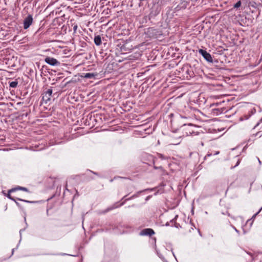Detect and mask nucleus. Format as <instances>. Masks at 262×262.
I'll return each instance as SVG.
<instances>
[{
  "instance_id": "14",
  "label": "nucleus",
  "mask_w": 262,
  "mask_h": 262,
  "mask_svg": "<svg viewBox=\"0 0 262 262\" xmlns=\"http://www.w3.org/2000/svg\"><path fill=\"white\" fill-rule=\"evenodd\" d=\"M7 33L6 31L3 29H1L0 30V39H3L6 35Z\"/></svg>"
},
{
  "instance_id": "30",
  "label": "nucleus",
  "mask_w": 262,
  "mask_h": 262,
  "mask_svg": "<svg viewBox=\"0 0 262 262\" xmlns=\"http://www.w3.org/2000/svg\"><path fill=\"white\" fill-rule=\"evenodd\" d=\"M150 198V196H147V198H146V200H148L149 198Z\"/></svg>"
},
{
  "instance_id": "36",
  "label": "nucleus",
  "mask_w": 262,
  "mask_h": 262,
  "mask_svg": "<svg viewBox=\"0 0 262 262\" xmlns=\"http://www.w3.org/2000/svg\"><path fill=\"white\" fill-rule=\"evenodd\" d=\"M125 197L126 196H124L123 198H122V200H123Z\"/></svg>"
},
{
  "instance_id": "18",
  "label": "nucleus",
  "mask_w": 262,
  "mask_h": 262,
  "mask_svg": "<svg viewBox=\"0 0 262 262\" xmlns=\"http://www.w3.org/2000/svg\"><path fill=\"white\" fill-rule=\"evenodd\" d=\"M149 190V189H145V190H142V191H139L136 194H135L133 195L132 196V198H137V197L138 196L139 194L140 193H141L142 192H143V191H146V190Z\"/></svg>"
},
{
  "instance_id": "19",
  "label": "nucleus",
  "mask_w": 262,
  "mask_h": 262,
  "mask_svg": "<svg viewBox=\"0 0 262 262\" xmlns=\"http://www.w3.org/2000/svg\"><path fill=\"white\" fill-rule=\"evenodd\" d=\"M241 1H238L234 5V8H238L241 6Z\"/></svg>"
},
{
  "instance_id": "8",
  "label": "nucleus",
  "mask_w": 262,
  "mask_h": 262,
  "mask_svg": "<svg viewBox=\"0 0 262 262\" xmlns=\"http://www.w3.org/2000/svg\"><path fill=\"white\" fill-rule=\"evenodd\" d=\"M155 234L154 231L151 228H146L142 230L140 232V235L141 236L149 235L151 236Z\"/></svg>"
},
{
  "instance_id": "37",
  "label": "nucleus",
  "mask_w": 262,
  "mask_h": 262,
  "mask_svg": "<svg viewBox=\"0 0 262 262\" xmlns=\"http://www.w3.org/2000/svg\"><path fill=\"white\" fill-rule=\"evenodd\" d=\"M3 99V97L1 98L0 100H2Z\"/></svg>"
},
{
  "instance_id": "33",
  "label": "nucleus",
  "mask_w": 262,
  "mask_h": 262,
  "mask_svg": "<svg viewBox=\"0 0 262 262\" xmlns=\"http://www.w3.org/2000/svg\"><path fill=\"white\" fill-rule=\"evenodd\" d=\"M16 203V205L18 206H20V204H19V203H18L17 202H15Z\"/></svg>"
},
{
  "instance_id": "23",
  "label": "nucleus",
  "mask_w": 262,
  "mask_h": 262,
  "mask_svg": "<svg viewBox=\"0 0 262 262\" xmlns=\"http://www.w3.org/2000/svg\"><path fill=\"white\" fill-rule=\"evenodd\" d=\"M10 193H11V192H9V191H8V193L7 194V196L9 199H10V200H13V201H15V200H14V198H13L11 196V195H10Z\"/></svg>"
},
{
  "instance_id": "15",
  "label": "nucleus",
  "mask_w": 262,
  "mask_h": 262,
  "mask_svg": "<svg viewBox=\"0 0 262 262\" xmlns=\"http://www.w3.org/2000/svg\"><path fill=\"white\" fill-rule=\"evenodd\" d=\"M251 117L250 115L248 113V114H246L244 115L243 116L239 118V120L241 121H242L243 120H246L248 119Z\"/></svg>"
},
{
  "instance_id": "31",
  "label": "nucleus",
  "mask_w": 262,
  "mask_h": 262,
  "mask_svg": "<svg viewBox=\"0 0 262 262\" xmlns=\"http://www.w3.org/2000/svg\"><path fill=\"white\" fill-rule=\"evenodd\" d=\"M166 226H169V223L168 222H167L166 225H165Z\"/></svg>"
},
{
  "instance_id": "26",
  "label": "nucleus",
  "mask_w": 262,
  "mask_h": 262,
  "mask_svg": "<svg viewBox=\"0 0 262 262\" xmlns=\"http://www.w3.org/2000/svg\"><path fill=\"white\" fill-rule=\"evenodd\" d=\"M89 171L90 172H91L93 173V174H94L96 175V176H99V174H98V173L96 172H94V171H91V170H89Z\"/></svg>"
},
{
  "instance_id": "13",
  "label": "nucleus",
  "mask_w": 262,
  "mask_h": 262,
  "mask_svg": "<svg viewBox=\"0 0 262 262\" xmlns=\"http://www.w3.org/2000/svg\"><path fill=\"white\" fill-rule=\"evenodd\" d=\"M18 85V81L17 80H15V81L10 82L9 83V86L10 88H15L17 87Z\"/></svg>"
},
{
  "instance_id": "22",
  "label": "nucleus",
  "mask_w": 262,
  "mask_h": 262,
  "mask_svg": "<svg viewBox=\"0 0 262 262\" xmlns=\"http://www.w3.org/2000/svg\"><path fill=\"white\" fill-rule=\"evenodd\" d=\"M256 112V110L254 108H253L250 111L248 112V113L251 116L253 114H254Z\"/></svg>"
},
{
  "instance_id": "10",
  "label": "nucleus",
  "mask_w": 262,
  "mask_h": 262,
  "mask_svg": "<svg viewBox=\"0 0 262 262\" xmlns=\"http://www.w3.org/2000/svg\"><path fill=\"white\" fill-rule=\"evenodd\" d=\"M23 190V191H27V192L28 191V189L27 188L24 187H21V186H18L17 187L14 188H12V189L9 190V192H14V191H15L16 190Z\"/></svg>"
},
{
  "instance_id": "27",
  "label": "nucleus",
  "mask_w": 262,
  "mask_h": 262,
  "mask_svg": "<svg viewBox=\"0 0 262 262\" xmlns=\"http://www.w3.org/2000/svg\"><path fill=\"white\" fill-rule=\"evenodd\" d=\"M240 163L239 160H238L236 164V165L234 166V167H235L236 166H238Z\"/></svg>"
},
{
  "instance_id": "38",
  "label": "nucleus",
  "mask_w": 262,
  "mask_h": 262,
  "mask_svg": "<svg viewBox=\"0 0 262 262\" xmlns=\"http://www.w3.org/2000/svg\"><path fill=\"white\" fill-rule=\"evenodd\" d=\"M134 206H135V205H132V207H134Z\"/></svg>"
},
{
  "instance_id": "24",
  "label": "nucleus",
  "mask_w": 262,
  "mask_h": 262,
  "mask_svg": "<svg viewBox=\"0 0 262 262\" xmlns=\"http://www.w3.org/2000/svg\"><path fill=\"white\" fill-rule=\"evenodd\" d=\"M262 122V118L260 119V120H259V121L256 124V125L254 126V128H255L256 127H257V126L259 125V124Z\"/></svg>"
},
{
  "instance_id": "28",
  "label": "nucleus",
  "mask_w": 262,
  "mask_h": 262,
  "mask_svg": "<svg viewBox=\"0 0 262 262\" xmlns=\"http://www.w3.org/2000/svg\"><path fill=\"white\" fill-rule=\"evenodd\" d=\"M159 157H160V158L162 159H164V157H163V155H162V154H160V155H159Z\"/></svg>"
},
{
  "instance_id": "32",
  "label": "nucleus",
  "mask_w": 262,
  "mask_h": 262,
  "mask_svg": "<svg viewBox=\"0 0 262 262\" xmlns=\"http://www.w3.org/2000/svg\"><path fill=\"white\" fill-rule=\"evenodd\" d=\"M23 230H24L23 229H21V230H20V231H19V233H20V234H21V232H22Z\"/></svg>"
},
{
  "instance_id": "4",
  "label": "nucleus",
  "mask_w": 262,
  "mask_h": 262,
  "mask_svg": "<svg viewBox=\"0 0 262 262\" xmlns=\"http://www.w3.org/2000/svg\"><path fill=\"white\" fill-rule=\"evenodd\" d=\"M33 17L31 14L28 15L24 20V29H27L30 27L33 23Z\"/></svg>"
},
{
  "instance_id": "25",
  "label": "nucleus",
  "mask_w": 262,
  "mask_h": 262,
  "mask_svg": "<svg viewBox=\"0 0 262 262\" xmlns=\"http://www.w3.org/2000/svg\"><path fill=\"white\" fill-rule=\"evenodd\" d=\"M77 25H75V26L73 27L74 32H76V31H77Z\"/></svg>"
},
{
  "instance_id": "3",
  "label": "nucleus",
  "mask_w": 262,
  "mask_h": 262,
  "mask_svg": "<svg viewBox=\"0 0 262 262\" xmlns=\"http://www.w3.org/2000/svg\"><path fill=\"white\" fill-rule=\"evenodd\" d=\"M52 92V88H50L43 93L42 99L46 103H47L51 100Z\"/></svg>"
},
{
  "instance_id": "2",
  "label": "nucleus",
  "mask_w": 262,
  "mask_h": 262,
  "mask_svg": "<svg viewBox=\"0 0 262 262\" xmlns=\"http://www.w3.org/2000/svg\"><path fill=\"white\" fill-rule=\"evenodd\" d=\"M147 34L150 38H157L161 35V32L158 30L154 28H149L148 29Z\"/></svg>"
},
{
  "instance_id": "16",
  "label": "nucleus",
  "mask_w": 262,
  "mask_h": 262,
  "mask_svg": "<svg viewBox=\"0 0 262 262\" xmlns=\"http://www.w3.org/2000/svg\"><path fill=\"white\" fill-rule=\"evenodd\" d=\"M219 154H220L219 151H215L213 153H212V152L210 153L209 152H208V154L204 157V159H206L207 157H209L211 156L212 155H219Z\"/></svg>"
},
{
  "instance_id": "6",
  "label": "nucleus",
  "mask_w": 262,
  "mask_h": 262,
  "mask_svg": "<svg viewBox=\"0 0 262 262\" xmlns=\"http://www.w3.org/2000/svg\"><path fill=\"white\" fill-rule=\"evenodd\" d=\"M45 61L47 63L52 66H59L60 64L59 61L53 57H47L45 58Z\"/></svg>"
},
{
  "instance_id": "12",
  "label": "nucleus",
  "mask_w": 262,
  "mask_h": 262,
  "mask_svg": "<svg viewBox=\"0 0 262 262\" xmlns=\"http://www.w3.org/2000/svg\"><path fill=\"white\" fill-rule=\"evenodd\" d=\"M95 75H96L94 74V73H88L84 74L83 77H84L85 78L90 79V78H94Z\"/></svg>"
},
{
  "instance_id": "35",
  "label": "nucleus",
  "mask_w": 262,
  "mask_h": 262,
  "mask_svg": "<svg viewBox=\"0 0 262 262\" xmlns=\"http://www.w3.org/2000/svg\"><path fill=\"white\" fill-rule=\"evenodd\" d=\"M113 179H111V180H110V182H113Z\"/></svg>"
},
{
  "instance_id": "20",
  "label": "nucleus",
  "mask_w": 262,
  "mask_h": 262,
  "mask_svg": "<svg viewBox=\"0 0 262 262\" xmlns=\"http://www.w3.org/2000/svg\"><path fill=\"white\" fill-rule=\"evenodd\" d=\"M18 200H19L20 201H23V202H27V203H36V202L35 201H27V200H23V199H17Z\"/></svg>"
},
{
  "instance_id": "9",
  "label": "nucleus",
  "mask_w": 262,
  "mask_h": 262,
  "mask_svg": "<svg viewBox=\"0 0 262 262\" xmlns=\"http://www.w3.org/2000/svg\"><path fill=\"white\" fill-rule=\"evenodd\" d=\"M192 126H193V125L191 123H189L188 124H183L181 127L183 128V130H186L187 131L186 132V136H188L189 135H191L192 133H193L192 130H191L190 129H189L188 128L189 127H192Z\"/></svg>"
},
{
  "instance_id": "11",
  "label": "nucleus",
  "mask_w": 262,
  "mask_h": 262,
  "mask_svg": "<svg viewBox=\"0 0 262 262\" xmlns=\"http://www.w3.org/2000/svg\"><path fill=\"white\" fill-rule=\"evenodd\" d=\"M94 42L96 46H100L101 43V38L100 36L97 35L94 37Z\"/></svg>"
},
{
  "instance_id": "17",
  "label": "nucleus",
  "mask_w": 262,
  "mask_h": 262,
  "mask_svg": "<svg viewBox=\"0 0 262 262\" xmlns=\"http://www.w3.org/2000/svg\"><path fill=\"white\" fill-rule=\"evenodd\" d=\"M178 217V215H176V216L174 217V219H172L170 220V222L172 223H174V226L176 227V228H178V227L180 226V225L179 224H177L176 223V221L177 220V218Z\"/></svg>"
},
{
  "instance_id": "7",
  "label": "nucleus",
  "mask_w": 262,
  "mask_h": 262,
  "mask_svg": "<svg viewBox=\"0 0 262 262\" xmlns=\"http://www.w3.org/2000/svg\"><path fill=\"white\" fill-rule=\"evenodd\" d=\"M133 199H134V198H132V196H130L129 198L125 199L124 200V201L123 202H122L119 205H118V202H117L115 204H114L112 206L109 207L107 208H106V210L105 211H104L103 212L104 213H106V212H108V211H111V210H113L114 209L117 208H118V207L123 205L126 201H128V200H130Z\"/></svg>"
},
{
  "instance_id": "5",
  "label": "nucleus",
  "mask_w": 262,
  "mask_h": 262,
  "mask_svg": "<svg viewBox=\"0 0 262 262\" xmlns=\"http://www.w3.org/2000/svg\"><path fill=\"white\" fill-rule=\"evenodd\" d=\"M199 53L204 58V59L209 62H212L213 59L211 55L206 51L203 49H199Z\"/></svg>"
},
{
  "instance_id": "29",
  "label": "nucleus",
  "mask_w": 262,
  "mask_h": 262,
  "mask_svg": "<svg viewBox=\"0 0 262 262\" xmlns=\"http://www.w3.org/2000/svg\"><path fill=\"white\" fill-rule=\"evenodd\" d=\"M233 228H234V229L235 230V231L237 233H239V231H238V230L236 228H235V227H233Z\"/></svg>"
},
{
  "instance_id": "1",
  "label": "nucleus",
  "mask_w": 262,
  "mask_h": 262,
  "mask_svg": "<svg viewBox=\"0 0 262 262\" xmlns=\"http://www.w3.org/2000/svg\"><path fill=\"white\" fill-rule=\"evenodd\" d=\"M179 75L183 79L189 80L193 77L194 73L191 66L188 64L184 65L179 71Z\"/></svg>"
},
{
  "instance_id": "34",
  "label": "nucleus",
  "mask_w": 262,
  "mask_h": 262,
  "mask_svg": "<svg viewBox=\"0 0 262 262\" xmlns=\"http://www.w3.org/2000/svg\"><path fill=\"white\" fill-rule=\"evenodd\" d=\"M258 162H259V163H261V162H260V161L259 160V159H258Z\"/></svg>"
},
{
  "instance_id": "21",
  "label": "nucleus",
  "mask_w": 262,
  "mask_h": 262,
  "mask_svg": "<svg viewBox=\"0 0 262 262\" xmlns=\"http://www.w3.org/2000/svg\"><path fill=\"white\" fill-rule=\"evenodd\" d=\"M186 4H184V6H180V5H178L177 7H176V9L178 10H180L182 8L185 9V8H186Z\"/></svg>"
}]
</instances>
